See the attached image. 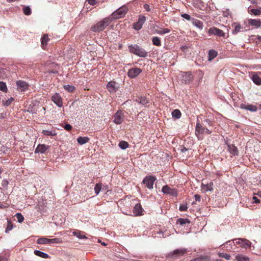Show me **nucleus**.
I'll list each match as a JSON object with an SVG mask.
<instances>
[{"label":"nucleus","mask_w":261,"mask_h":261,"mask_svg":"<svg viewBox=\"0 0 261 261\" xmlns=\"http://www.w3.org/2000/svg\"><path fill=\"white\" fill-rule=\"evenodd\" d=\"M49 40L50 39L49 38L48 35L44 34L43 35L41 38V45L43 48L47 45Z\"/></svg>","instance_id":"obj_26"},{"label":"nucleus","mask_w":261,"mask_h":261,"mask_svg":"<svg viewBox=\"0 0 261 261\" xmlns=\"http://www.w3.org/2000/svg\"><path fill=\"white\" fill-rule=\"evenodd\" d=\"M102 185L100 183L96 184L94 187V191L96 195H98L101 189Z\"/></svg>","instance_id":"obj_43"},{"label":"nucleus","mask_w":261,"mask_h":261,"mask_svg":"<svg viewBox=\"0 0 261 261\" xmlns=\"http://www.w3.org/2000/svg\"><path fill=\"white\" fill-rule=\"evenodd\" d=\"M23 12L24 14L26 15H30L32 13L31 9L29 7H24L23 9Z\"/></svg>","instance_id":"obj_45"},{"label":"nucleus","mask_w":261,"mask_h":261,"mask_svg":"<svg viewBox=\"0 0 261 261\" xmlns=\"http://www.w3.org/2000/svg\"><path fill=\"white\" fill-rule=\"evenodd\" d=\"M8 184L9 181L7 179H4L2 180V185L3 187V188L7 189Z\"/></svg>","instance_id":"obj_51"},{"label":"nucleus","mask_w":261,"mask_h":261,"mask_svg":"<svg viewBox=\"0 0 261 261\" xmlns=\"http://www.w3.org/2000/svg\"><path fill=\"white\" fill-rule=\"evenodd\" d=\"M49 148L45 144H39L35 150V153H44Z\"/></svg>","instance_id":"obj_17"},{"label":"nucleus","mask_w":261,"mask_h":261,"mask_svg":"<svg viewBox=\"0 0 261 261\" xmlns=\"http://www.w3.org/2000/svg\"><path fill=\"white\" fill-rule=\"evenodd\" d=\"M155 32L157 34L163 35L171 32V30L167 28H161L160 30H156Z\"/></svg>","instance_id":"obj_31"},{"label":"nucleus","mask_w":261,"mask_h":261,"mask_svg":"<svg viewBox=\"0 0 261 261\" xmlns=\"http://www.w3.org/2000/svg\"><path fill=\"white\" fill-rule=\"evenodd\" d=\"M162 191L166 194L170 195L172 196H177V190L175 189H172L168 185H165L163 187Z\"/></svg>","instance_id":"obj_8"},{"label":"nucleus","mask_w":261,"mask_h":261,"mask_svg":"<svg viewBox=\"0 0 261 261\" xmlns=\"http://www.w3.org/2000/svg\"><path fill=\"white\" fill-rule=\"evenodd\" d=\"M130 53L142 58L147 56L148 53L142 47L137 44H130L128 46Z\"/></svg>","instance_id":"obj_2"},{"label":"nucleus","mask_w":261,"mask_h":261,"mask_svg":"<svg viewBox=\"0 0 261 261\" xmlns=\"http://www.w3.org/2000/svg\"><path fill=\"white\" fill-rule=\"evenodd\" d=\"M118 145L121 149H125L128 147L129 144L127 142L125 141H122L119 142Z\"/></svg>","instance_id":"obj_40"},{"label":"nucleus","mask_w":261,"mask_h":261,"mask_svg":"<svg viewBox=\"0 0 261 261\" xmlns=\"http://www.w3.org/2000/svg\"><path fill=\"white\" fill-rule=\"evenodd\" d=\"M146 20V17L144 16H140L138 21L134 23V29L136 30H140L143 24Z\"/></svg>","instance_id":"obj_10"},{"label":"nucleus","mask_w":261,"mask_h":261,"mask_svg":"<svg viewBox=\"0 0 261 261\" xmlns=\"http://www.w3.org/2000/svg\"><path fill=\"white\" fill-rule=\"evenodd\" d=\"M64 128L67 131H69L72 129V126L69 124H66L65 125Z\"/></svg>","instance_id":"obj_53"},{"label":"nucleus","mask_w":261,"mask_h":261,"mask_svg":"<svg viewBox=\"0 0 261 261\" xmlns=\"http://www.w3.org/2000/svg\"><path fill=\"white\" fill-rule=\"evenodd\" d=\"M0 261H8V259L6 257L0 256Z\"/></svg>","instance_id":"obj_59"},{"label":"nucleus","mask_w":261,"mask_h":261,"mask_svg":"<svg viewBox=\"0 0 261 261\" xmlns=\"http://www.w3.org/2000/svg\"><path fill=\"white\" fill-rule=\"evenodd\" d=\"M124 114L121 110H118L114 115L113 122L116 124H121L124 121Z\"/></svg>","instance_id":"obj_7"},{"label":"nucleus","mask_w":261,"mask_h":261,"mask_svg":"<svg viewBox=\"0 0 261 261\" xmlns=\"http://www.w3.org/2000/svg\"><path fill=\"white\" fill-rule=\"evenodd\" d=\"M181 17H183L184 18L188 20H190L191 19V16L190 15H189V14H186V13L182 14L181 15Z\"/></svg>","instance_id":"obj_52"},{"label":"nucleus","mask_w":261,"mask_h":261,"mask_svg":"<svg viewBox=\"0 0 261 261\" xmlns=\"http://www.w3.org/2000/svg\"><path fill=\"white\" fill-rule=\"evenodd\" d=\"M248 23L250 25L253 26L256 28H258L261 27V21L259 19H250L248 20Z\"/></svg>","instance_id":"obj_18"},{"label":"nucleus","mask_w":261,"mask_h":261,"mask_svg":"<svg viewBox=\"0 0 261 261\" xmlns=\"http://www.w3.org/2000/svg\"><path fill=\"white\" fill-rule=\"evenodd\" d=\"M89 140L90 139L87 137H79L77 139V141L80 145H83L88 142Z\"/></svg>","instance_id":"obj_29"},{"label":"nucleus","mask_w":261,"mask_h":261,"mask_svg":"<svg viewBox=\"0 0 261 261\" xmlns=\"http://www.w3.org/2000/svg\"><path fill=\"white\" fill-rule=\"evenodd\" d=\"M143 209L140 203L135 205L133 209L134 216H140L143 215Z\"/></svg>","instance_id":"obj_16"},{"label":"nucleus","mask_w":261,"mask_h":261,"mask_svg":"<svg viewBox=\"0 0 261 261\" xmlns=\"http://www.w3.org/2000/svg\"><path fill=\"white\" fill-rule=\"evenodd\" d=\"M7 222H8V224H7V227L6 228V230H5V232L6 233H8L10 230H11L13 227V225L12 223V222L9 220V219H7Z\"/></svg>","instance_id":"obj_39"},{"label":"nucleus","mask_w":261,"mask_h":261,"mask_svg":"<svg viewBox=\"0 0 261 261\" xmlns=\"http://www.w3.org/2000/svg\"><path fill=\"white\" fill-rule=\"evenodd\" d=\"M187 150V149L186 147H182V148L181 149V151L182 152H185V151H186Z\"/></svg>","instance_id":"obj_62"},{"label":"nucleus","mask_w":261,"mask_h":261,"mask_svg":"<svg viewBox=\"0 0 261 261\" xmlns=\"http://www.w3.org/2000/svg\"><path fill=\"white\" fill-rule=\"evenodd\" d=\"M116 82L114 81H111L108 83L107 88L109 92H115L117 90L116 87Z\"/></svg>","instance_id":"obj_21"},{"label":"nucleus","mask_w":261,"mask_h":261,"mask_svg":"<svg viewBox=\"0 0 261 261\" xmlns=\"http://www.w3.org/2000/svg\"><path fill=\"white\" fill-rule=\"evenodd\" d=\"M217 52L214 49H211L209 51L208 56V60L211 61L214 58H215L217 56Z\"/></svg>","instance_id":"obj_33"},{"label":"nucleus","mask_w":261,"mask_h":261,"mask_svg":"<svg viewBox=\"0 0 261 261\" xmlns=\"http://www.w3.org/2000/svg\"><path fill=\"white\" fill-rule=\"evenodd\" d=\"M73 236L81 239H87V237L84 234V232L79 230H75L72 232Z\"/></svg>","instance_id":"obj_23"},{"label":"nucleus","mask_w":261,"mask_h":261,"mask_svg":"<svg viewBox=\"0 0 261 261\" xmlns=\"http://www.w3.org/2000/svg\"><path fill=\"white\" fill-rule=\"evenodd\" d=\"M64 88L69 92H73L75 90V87L73 86L66 85L64 86Z\"/></svg>","instance_id":"obj_41"},{"label":"nucleus","mask_w":261,"mask_h":261,"mask_svg":"<svg viewBox=\"0 0 261 261\" xmlns=\"http://www.w3.org/2000/svg\"><path fill=\"white\" fill-rule=\"evenodd\" d=\"M0 90L4 92H6L7 88L6 84L4 82H0Z\"/></svg>","instance_id":"obj_48"},{"label":"nucleus","mask_w":261,"mask_h":261,"mask_svg":"<svg viewBox=\"0 0 261 261\" xmlns=\"http://www.w3.org/2000/svg\"><path fill=\"white\" fill-rule=\"evenodd\" d=\"M42 133L45 136H55L57 135V133L55 130H52L51 131L43 130Z\"/></svg>","instance_id":"obj_34"},{"label":"nucleus","mask_w":261,"mask_h":261,"mask_svg":"<svg viewBox=\"0 0 261 261\" xmlns=\"http://www.w3.org/2000/svg\"><path fill=\"white\" fill-rule=\"evenodd\" d=\"M50 244H59L62 243L63 241L61 238L49 239Z\"/></svg>","instance_id":"obj_42"},{"label":"nucleus","mask_w":261,"mask_h":261,"mask_svg":"<svg viewBox=\"0 0 261 261\" xmlns=\"http://www.w3.org/2000/svg\"><path fill=\"white\" fill-rule=\"evenodd\" d=\"M13 100H14V99L13 98H11L10 99H8L6 100L5 101V102L4 101V100H2V103L4 105L8 106L10 105L11 103V102L13 101Z\"/></svg>","instance_id":"obj_49"},{"label":"nucleus","mask_w":261,"mask_h":261,"mask_svg":"<svg viewBox=\"0 0 261 261\" xmlns=\"http://www.w3.org/2000/svg\"><path fill=\"white\" fill-rule=\"evenodd\" d=\"M152 41L154 45L157 46H160L161 45L160 39L158 37H153L152 39Z\"/></svg>","instance_id":"obj_38"},{"label":"nucleus","mask_w":261,"mask_h":261,"mask_svg":"<svg viewBox=\"0 0 261 261\" xmlns=\"http://www.w3.org/2000/svg\"><path fill=\"white\" fill-rule=\"evenodd\" d=\"M195 200L196 201H200L201 200V196L198 194H195L194 196Z\"/></svg>","instance_id":"obj_54"},{"label":"nucleus","mask_w":261,"mask_h":261,"mask_svg":"<svg viewBox=\"0 0 261 261\" xmlns=\"http://www.w3.org/2000/svg\"><path fill=\"white\" fill-rule=\"evenodd\" d=\"M250 77L254 83L257 85H261V77L258 72H251Z\"/></svg>","instance_id":"obj_14"},{"label":"nucleus","mask_w":261,"mask_h":261,"mask_svg":"<svg viewBox=\"0 0 261 261\" xmlns=\"http://www.w3.org/2000/svg\"><path fill=\"white\" fill-rule=\"evenodd\" d=\"M257 195L258 196H259L261 197V192H258V193L257 194Z\"/></svg>","instance_id":"obj_63"},{"label":"nucleus","mask_w":261,"mask_h":261,"mask_svg":"<svg viewBox=\"0 0 261 261\" xmlns=\"http://www.w3.org/2000/svg\"><path fill=\"white\" fill-rule=\"evenodd\" d=\"M17 221L19 223H21L24 220V217L23 216L20 214V213H17L15 215Z\"/></svg>","instance_id":"obj_46"},{"label":"nucleus","mask_w":261,"mask_h":261,"mask_svg":"<svg viewBox=\"0 0 261 261\" xmlns=\"http://www.w3.org/2000/svg\"><path fill=\"white\" fill-rule=\"evenodd\" d=\"M86 1L88 2V3L90 5H92V6H93L96 4V0H87Z\"/></svg>","instance_id":"obj_55"},{"label":"nucleus","mask_w":261,"mask_h":261,"mask_svg":"<svg viewBox=\"0 0 261 261\" xmlns=\"http://www.w3.org/2000/svg\"><path fill=\"white\" fill-rule=\"evenodd\" d=\"M101 245H102L103 246H106L107 244L105 243V242H102V243H101Z\"/></svg>","instance_id":"obj_64"},{"label":"nucleus","mask_w":261,"mask_h":261,"mask_svg":"<svg viewBox=\"0 0 261 261\" xmlns=\"http://www.w3.org/2000/svg\"><path fill=\"white\" fill-rule=\"evenodd\" d=\"M16 85L17 89L21 92L27 91L29 87V85L27 82L21 80L16 82Z\"/></svg>","instance_id":"obj_11"},{"label":"nucleus","mask_w":261,"mask_h":261,"mask_svg":"<svg viewBox=\"0 0 261 261\" xmlns=\"http://www.w3.org/2000/svg\"><path fill=\"white\" fill-rule=\"evenodd\" d=\"M135 101L138 103L146 107L147 104L148 103V100L145 97L143 96H138Z\"/></svg>","instance_id":"obj_20"},{"label":"nucleus","mask_w":261,"mask_h":261,"mask_svg":"<svg viewBox=\"0 0 261 261\" xmlns=\"http://www.w3.org/2000/svg\"><path fill=\"white\" fill-rule=\"evenodd\" d=\"M51 100L59 107H62L63 106V99L59 93H56L54 94L51 97Z\"/></svg>","instance_id":"obj_12"},{"label":"nucleus","mask_w":261,"mask_h":261,"mask_svg":"<svg viewBox=\"0 0 261 261\" xmlns=\"http://www.w3.org/2000/svg\"><path fill=\"white\" fill-rule=\"evenodd\" d=\"M187 252V250L185 248L177 249L174 250L168 254V256L173 259H180Z\"/></svg>","instance_id":"obj_5"},{"label":"nucleus","mask_w":261,"mask_h":261,"mask_svg":"<svg viewBox=\"0 0 261 261\" xmlns=\"http://www.w3.org/2000/svg\"><path fill=\"white\" fill-rule=\"evenodd\" d=\"M193 77V75L191 72H183L181 79L182 82L185 84L189 83Z\"/></svg>","instance_id":"obj_15"},{"label":"nucleus","mask_w":261,"mask_h":261,"mask_svg":"<svg viewBox=\"0 0 261 261\" xmlns=\"http://www.w3.org/2000/svg\"><path fill=\"white\" fill-rule=\"evenodd\" d=\"M143 8L147 11L149 12L150 11V6L148 4H144L143 5Z\"/></svg>","instance_id":"obj_56"},{"label":"nucleus","mask_w":261,"mask_h":261,"mask_svg":"<svg viewBox=\"0 0 261 261\" xmlns=\"http://www.w3.org/2000/svg\"><path fill=\"white\" fill-rule=\"evenodd\" d=\"M252 199L253 200V202L255 203H258L260 202V200L256 197H253Z\"/></svg>","instance_id":"obj_57"},{"label":"nucleus","mask_w":261,"mask_h":261,"mask_svg":"<svg viewBox=\"0 0 261 261\" xmlns=\"http://www.w3.org/2000/svg\"><path fill=\"white\" fill-rule=\"evenodd\" d=\"M249 12H251V13L253 14L255 16L259 15L261 13V11L259 9H252L249 10Z\"/></svg>","instance_id":"obj_47"},{"label":"nucleus","mask_w":261,"mask_h":261,"mask_svg":"<svg viewBox=\"0 0 261 261\" xmlns=\"http://www.w3.org/2000/svg\"><path fill=\"white\" fill-rule=\"evenodd\" d=\"M48 72L54 73V74H58V71L56 69L48 70Z\"/></svg>","instance_id":"obj_58"},{"label":"nucleus","mask_w":261,"mask_h":261,"mask_svg":"<svg viewBox=\"0 0 261 261\" xmlns=\"http://www.w3.org/2000/svg\"><path fill=\"white\" fill-rule=\"evenodd\" d=\"M37 243L38 244H50L49 239L46 238H40L37 240Z\"/></svg>","instance_id":"obj_32"},{"label":"nucleus","mask_w":261,"mask_h":261,"mask_svg":"<svg viewBox=\"0 0 261 261\" xmlns=\"http://www.w3.org/2000/svg\"><path fill=\"white\" fill-rule=\"evenodd\" d=\"M127 11V7L123 5L112 14V17L115 19L122 18L125 15Z\"/></svg>","instance_id":"obj_4"},{"label":"nucleus","mask_w":261,"mask_h":261,"mask_svg":"<svg viewBox=\"0 0 261 261\" xmlns=\"http://www.w3.org/2000/svg\"><path fill=\"white\" fill-rule=\"evenodd\" d=\"M218 255L219 257H222V258H225L226 260H230V258H231V256L230 255L227 254V253H223V252H219L218 253Z\"/></svg>","instance_id":"obj_44"},{"label":"nucleus","mask_w":261,"mask_h":261,"mask_svg":"<svg viewBox=\"0 0 261 261\" xmlns=\"http://www.w3.org/2000/svg\"><path fill=\"white\" fill-rule=\"evenodd\" d=\"M3 69L0 68V79H2L3 77Z\"/></svg>","instance_id":"obj_60"},{"label":"nucleus","mask_w":261,"mask_h":261,"mask_svg":"<svg viewBox=\"0 0 261 261\" xmlns=\"http://www.w3.org/2000/svg\"><path fill=\"white\" fill-rule=\"evenodd\" d=\"M239 243L242 244V246L244 248H250L251 243L249 240L246 239H239Z\"/></svg>","instance_id":"obj_24"},{"label":"nucleus","mask_w":261,"mask_h":261,"mask_svg":"<svg viewBox=\"0 0 261 261\" xmlns=\"http://www.w3.org/2000/svg\"><path fill=\"white\" fill-rule=\"evenodd\" d=\"M180 48L183 51H185L186 49L188 48V47L187 46H182Z\"/></svg>","instance_id":"obj_61"},{"label":"nucleus","mask_w":261,"mask_h":261,"mask_svg":"<svg viewBox=\"0 0 261 261\" xmlns=\"http://www.w3.org/2000/svg\"><path fill=\"white\" fill-rule=\"evenodd\" d=\"M111 22V19L106 17L92 26L91 30L94 32H99L105 30Z\"/></svg>","instance_id":"obj_1"},{"label":"nucleus","mask_w":261,"mask_h":261,"mask_svg":"<svg viewBox=\"0 0 261 261\" xmlns=\"http://www.w3.org/2000/svg\"><path fill=\"white\" fill-rule=\"evenodd\" d=\"M176 223L181 226H186L190 223V221L188 219L179 218L177 220Z\"/></svg>","instance_id":"obj_25"},{"label":"nucleus","mask_w":261,"mask_h":261,"mask_svg":"<svg viewBox=\"0 0 261 261\" xmlns=\"http://www.w3.org/2000/svg\"><path fill=\"white\" fill-rule=\"evenodd\" d=\"M172 115L173 118L179 119L181 117V113L179 110L176 109L172 112Z\"/></svg>","instance_id":"obj_37"},{"label":"nucleus","mask_w":261,"mask_h":261,"mask_svg":"<svg viewBox=\"0 0 261 261\" xmlns=\"http://www.w3.org/2000/svg\"><path fill=\"white\" fill-rule=\"evenodd\" d=\"M141 72L142 70L139 68H132L128 70L127 75L130 78H135Z\"/></svg>","instance_id":"obj_13"},{"label":"nucleus","mask_w":261,"mask_h":261,"mask_svg":"<svg viewBox=\"0 0 261 261\" xmlns=\"http://www.w3.org/2000/svg\"><path fill=\"white\" fill-rule=\"evenodd\" d=\"M187 209L188 206L187 204L180 205L179 208V211L181 212L187 211Z\"/></svg>","instance_id":"obj_50"},{"label":"nucleus","mask_w":261,"mask_h":261,"mask_svg":"<svg viewBox=\"0 0 261 261\" xmlns=\"http://www.w3.org/2000/svg\"><path fill=\"white\" fill-rule=\"evenodd\" d=\"M34 254L36 255L43 258H48L49 257V256L47 253H44L39 250H35Z\"/></svg>","instance_id":"obj_28"},{"label":"nucleus","mask_w":261,"mask_h":261,"mask_svg":"<svg viewBox=\"0 0 261 261\" xmlns=\"http://www.w3.org/2000/svg\"><path fill=\"white\" fill-rule=\"evenodd\" d=\"M156 179L155 176L154 175L147 176L143 179L142 183L145 185V187L147 188L152 189Z\"/></svg>","instance_id":"obj_6"},{"label":"nucleus","mask_w":261,"mask_h":261,"mask_svg":"<svg viewBox=\"0 0 261 261\" xmlns=\"http://www.w3.org/2000/svg\"><path fill=\"white\" fill-rule=\"evenodd\" d=\"M213 186L214 184L212 182L207 184H202L201 185V189L204 191V192H206L207 191H212L213 190Z\"/></svg>","instance_id":"obj_19"},{"label":"nucleus","mask_w":261,"mask_h":261,"mask_svg":"<svg viewBox=\"0 0 261 261\" xmlns=\"http://www.w3.org/2000/svg\"><path fill=\"white\" fill-rule=\"evenodd\" d=\"M193 24L200 29H202L203 27V23L197 19H193Z\"/></svg>","instance_id":"obj_35"},{"label":"nucleus","mask_w":261,"mask_h":261,"mask_svg":"<svg viewBox=\"0 0 261 261\" xmlns=\"http://www.w3.org/2000/svg\"><path fill=\"white\" fill-rule=\"evenodd\" d=\"M212 132L207 128L203 127L199 122H197L195 128V135L199 140H203L204 135H210Z\"/></svg>","instance_id":"obj_3"},{"label":"nucleus","mask_w":261,"mask_h":261,"mask_svg":"<svg viewBox=\"0 0 261 261\" xmlns=\"http://www.w3.org/2000/svg\"><path fill=\"white\" fill-rule=\"evenodd\" d=\"M228 150L229 153L233 155H236L238 154V150L237 147H236L233 144H228Z\"/></svg>","instance_id":"obj_22"},{"label":"nucleus","mask_w":261,"mask_h":261,"mask_svg":"<svg viewBox=\"0 0 261 261\" xmlns=\"http://www.w3.org/2000/svg\"><path fill=\"white\" fill-rule=\"evenodd\" d=\"M242 108L251 112H255L257 110V107L252 105H244V106L242 107Z\"/></svg>","instance_id":"obj_30"},{"label":"nucleus","mask_w":261,"mask_h":261,"mask_svg":"<svg viewBox=\"0 0 261 261\" xmlns=\"http://www.w3.org/2000/svg\"><path fill=\"white\" fill-rule=\"evenodd\" d=\"M236 259L238 261H249V258L242 254H238L236 255Z\"/></svg>","instance_id":"obj_36"},{"label":"nucleus","mask_w":261,"mask_h":261,"mask_svg":"<svg viewBox=\"0 0 261 261\" xmlns=\"http://www.w3.org/2000/svg\"><path fill=\"white\" fill-rule=\"evenodd\" d=\"M232 27L234 28V30H233L232 33L233 34H237L239 32H241V30L242 29L241 25L238 23H234L232 25Z\"/></svg>","instance_id":"obj_27"},{"label":"nucleus","mask_w":261,"mask_h":261,"mask_svg":"<svg viewBox=\"0 0 261 261\" xmlns=\"http://www.w3.org/2000/svg\"><path fill=\"white\" fill-rule=\"evenodd\" d=\"M208 33L209 35H215L218 37H225V33L223 31L216 27H212L208 29Z\"/></svg>","instance_id":"obj_9"}]
</instances>
